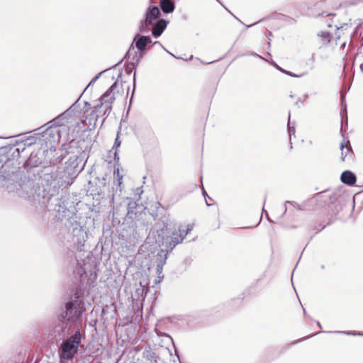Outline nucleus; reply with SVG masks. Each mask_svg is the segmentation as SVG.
Returning <instances> with one entry per match:
<instances>
[{
	"mask_svg": "<svg viewBox=\"0 0 363 363\" xmlns=\"http://www.w3.org/2000/svg\"><path fill=\"white\" fill-rule=\"evenodd\" d=\"M55 211L57 213L59 219L65 220V225L67 230V239L70 245L77 250H81L87 238L86 230L77 220V217L74 213V208L72 206H68L67 199L62 196L56 200Z\"/></svg>",
	"mask_w": 363,
	"mask_h": 363,
	"instance_id": "obj_2",
	"label": "nucleus"
},
{
	"mask_svg": "<svg viewBox=\"0 0 363 363\" xmlns=\"http://www.w3.org/2000/svg\"><path fill=\"white\" fill-rule=\"evenodd\" d=\"M13 150L14 147L11 145L5 146L1 148L2 152L7 155L5 160H13L19 166L20 162H18V158L20 157L21 153L14 152Z\"/></svg>",
	"mask_w": 363,
	"mask_h": 363,
	"instance_id": "obj_17",
	"label": "nucleus"
},
{
	"mask_svg": "<svg viewBox=\"0 0 363 363\" xmlns=\"http://www.w3.org/2000/svg\"><path fill=\"white\" fill-rule=\"evenodd\" d=\"M157 204L160 207H162V206H161L160 203H157Z\"/></svg>",
	"mask_w": 363,
	"mask_h": 363,
	"instance_id": "obj_63",
	"label": "nucleus"
},
{
	"mask_svg": "<svg viewBox=\"0 0 363 363\" xmlns=\"http://www.w3.org/2000/svg\"><path fill=\"white\" fill-rule=\"evenodd\" d=\"M340 46H341V48H345V46H346V42H345H345H343V43L341 44V45H340Z\"/></svg>",
	"mask_w": 363,
	"mask_h": 363,
	"instance_id": "obj_50",
	"label": "nucleus"
},
{
	"mask_svg": "<svg viewBox=\"0 0 363 363\" xmlns=\"http://www.w3.org/2000/svg\"><path fill=\"white\" fill-rule=\"evenodd\" d=\"M135 82H136V74L135 72L134 75H133V90L131 98L130 99V104H131V102H132L133 96L134 91H135Z\"/></svg>",
	"mask_w": 363,
	"mask_h": 363,
	"instance_id": "obj_43",
	"label": "nucleus"
},
{
	"mask_svg": "<svg viewBox=\"0 0 363 363\" xmlns=\"http://www.w3.org/2000/svg\"><path fill=\"white\" fill-rule=\"evenodd\" d=\"M161 13L157 6H149L145 13V20L147 24H152L153 21L158 19Z\"/></svg>",
	"mask_w": 363,
	"mask_h": 363,
	"instance_id": "obj_15",
	"label": "nucleus"
},
{
	"mask_svg": "<svg viewBox=\"0 0 363 363\" xmlns=\"http://www.w3.org/2000/svg\"><path fill=\"white\" fill-rule=\"evenodd\" d=\"M132 68L135 69V68L133 67V66L131 65V62H130V64H128L125 67V72H127V74H130L132 72Z\"/></svg>",
	"mask_w": 363,
	"mask_h": 363,
	"instance_id": "obj_41",
	"label": "nucleus"
},
{
	"mask_svg": "<svg viewBox=\"0 0 363 363\" xmlns=\"http://www.w3.org/2000/svg\"><path fill=\"white\" fill-rule=\"evenodd\" d=\"M50 125L52 126L55 127H59V128L62 130H65L64 135H65V140H67L69 139L68 138V123L66 122V121L61 118L60 120L55 121V118L52 120L46 123V125Z\"/></svg>",
	"mask_w": 363,
	"mask_h": 363,
	"instance_id": "obj_16",
	"label": "nucleus"
},
{
	"mask_svg": "<svg viewBox=\"0 0 363 363\" xmlns=\"http://www.w3.org/2000/svg\"><path fill=\"white\" fill-rule=\"evenodd\" d=\"M157 213H152V216L154 217V219L156 220L157 219Z\"/></svg>",
	"mask_w": 363,
	"mask_h": 363,
	"instance_id": "obj_51",
	"label": "nucleus"
},
{
	"mask_svg": "<svg viewBox=\"0 0 363 363\" xmlns=\"http://www.w3.org/2000/svg\"><path fill=\"white\" fill-rule=\"evenodd\" d=\"M317 325H318V327H319L320 328H321V325H320V323L318 321H317Z\"/></svg>",
	"mask_w": 363,
	"mask_h": 363,
	"instance_id": "obj_55",
	"label": "nucleus"
},
{
	"mask_svg": "<svg viewBox=\"0 0 363 363\" xmlns=\"http://www.w3.org/2000/svg\"><path fill=\"white\" fill-rule=\"evenodd\" d=\"M101 111V113H94V110L92 111V112L91 113V118H95L96 120H97V118L100 116H103V110H104V108H101L100 109Z\"/></svg>",
	"mask_w": 363,
	"mask_h": 363,
	"instance_id": "obj_37",
	"label": "nucleus"
},
{
	"mask_svg": "<svg viewBox=\"0 0 363 363\" xmlns=\"http://www.w3.org/2000/svg\"><path fill=\"white\" fill-rule=\"evenodd\" d=\"M266 200H267V196L265 195L264 199V201H263V205L264 206V204L266 203Z\"/></svg>",
	"mask_w": 363,
	"mask_h": 363,
	"instance_id": "obj_53",
	"label": "nucleus"
},
{
	"mask_svg": "<svg viewBox=\"0 0 363 363\" xmlns=\"http://www.w3.org/2000/svg\"><path fill=\"white\" fill-rule=\"evenodd\" d=\"M301 341H302V340H298V341H296V342H294L292 343V345H294V344H296V343H297V342H301Z\"/></svg>",
	"mask_w": 363,
	"mask_h": 363,
	"instance_id": "obj_54",
	"label": "nucleus"
},
{
	"mask_svg": "<svg viewBox=\"0 0 363 363\" xmlns=\"http://www.w3.org/2000/svg\"><path fill=\"white\" fill-rule=\"evenodd\" d=\"M81 263L77 261V265L73 271L74 278L82 285L94 282L96 279V266L94 260L90 258L82 260Z\"/></svg>",
	"mask_w": 363,
	"mask_h": 363,
	"instance_id": "obj_8",
	"label": "nucleus"
},
{
	"mask_svg": "<svg viewBox=\"0 0 363 363\" xmlns=\"http://www.w3.org/2000/svg\"><path fill=\"white\" fill-rule=\"evenodd\" d=\"M160 6L164 13H171L175 9V4L172 0H160Z\"/></svg>",
	"mask_w": 363,
	"mask_h": 363,
	"instance_id": "obj_20",
	"label": "nucleus"
},
{
	"mask_svg": "<svg viewBox=\"0 0 363 363\" xmlns=\"http://www.w3.org/2000/svg\"><path fill=\"white\" fill-rule=\"evenodd\" d=\"M113 201H114V199H113V198L111 199V203H113Z\"/></svg>",
	"mask_w": 363,
	"mask_h": 363,
	"instance_id": "obj_61",
	"label": "nucleus"
},
{
	"mask_svg": "<svg viewBox=\"0 0 363 363\" xmlns=\"http://www.w3.org/2000/svg\"><path fill=\"white\" fill-rule=\"evenodd\" d=\"M288 133L289 135L290 140H291V136L294 135L296 133L295 125L294 123L291 125V123L290 121V113L289 114V121H288Z\"/></svg>",
	"mask_w": 363,
	"mask_h": 363,
	"instance_id": "obj_28",
	"label": "nucleus"
},
{
	"mask_svg": "<svg viewBox=\"0 0 363 363\" xmlns=\"http://www.w3.org/2000/svg\"><path fill=\"white\" fill-rule=\"evenodd\" d=\"M113 160H114V161L116 162V164L118 163L119 160H120L118 150H115L114 155H113Z\"/></svg>",
	"mask_w": 363,
	"mask_h": 363,
	"instance_id": "obj_42",
	"label": "nucleus"
},
{
	"mask_svg": "<svg viewBox=\"0 0 363 363\" xmlns=\"http://www.w3.org/2000/svg\"><path fill=\"white\" fill-rule=\"evenodd\" d=\"M79 100V98L68 108L74 115L81 112L80 105L78 104Z\"/></svg>",
	"mask_w": 363,
	"mask_h": 363,
	"instance_id": "obj_29",
	"label": "nucleus"
},
{
	"mask_svg": "<svg viewBox=\"0 0 363 363\" xmlns=\"http://www.w3.org/2000/svg\"><path fill=\"white\" fill-rule=\"evenodd\" d=\"M107 69H105L99 73H98L89 83L88 86L85 88L84 91L89 86H91L93 84H94L99 77L102 75L103 73H104Z\"/></svg>",
	"mask_w": 363,
	"mask_h": 363,
	"instance_id": "obj_33",
	"label": "nucleus"
},
{
	"mask_svg": "<svg viewBox=\"0 0 363 363\" xmlns=\"http://www.w3.org/2000/svg\"><path fill=\"white\" fill-rule=\"evenodd\" d=\"M206 204H207L208 206H211V204H209L207 201H206Z\"/></svg>",
	"mask_w": 363,
	"mask_h": 363,
	"instance_id": "obj_62",
	"label": "nucleus"
},
{
	"mask_svg": "<svg viewBox=\"0 0 363 363\" xmlns=\"http://www.w3.org/2000/svg\"><path fill=\"white\" fill-rule=\"evenodd\" d=\"M138 206V204L135 201H129L128 203L126 205H122L120 204V207H123V211L125 212V216L128 217L129 218L133 219V216H135L137 214L136 208Z\"/></svg>",
	"mask_w": 363,
	"mask_h": 363,
	"instance_id": "obj_19",
	"label": "nucleus"
},
{
	"mask_svg": "<svg viewBox=\"0 0 363 363\" xmlns=\"http://www.w3.org/2000/svg\"><path fill=\"white\" fill-rule=\"evenodd\" d=\"M284 74H286L290 77H301L304 75V73H302L301 74H294L290 71H287V70H285V72H284Z\"/></svg>",
	"mask_w": 363,
	"mask_h": 363,
	"instance_id": "obj_38",
	"label": "nucleus"
},
{
	"mask_svg": "<svg viewBox=\"0 0 363 363\" xmlns=\"http://www.w3.org/2000/svg\"><path fill=\"white\" fill-rule=\"evenodd\" d=\"M340 180L343 184L351 186L355 184L357 177L352 172L345 170L341 174Z\"/></svg>",
	"mask_w": 363,
	"mask_h": 363,
	"instance_id": "obj_18",
	"label": "nucleus"
},
{
	"mask_svg": "<svg viewBox=\"0 0 363 363\" xmlns=\"http://www.w3.org/2000/svg\"><path fill=\"white\" fill-rule=\"evenodd\" d=\"M82 333L78 329L72 335L64 340L58 350L60 359L65 360L72 359L78 351L79 346L82 342Z\"/></svg>",
	"mask_w": 363,
	"mask_h": 363,
	"instance_id": "obj_10",
	"label": "nucleus"
},
{
	"mask_svg": "<svg viewBox=\"0 0 363 363\" xmlns=\"http://www.w3.org/2000/svg\"><path fill=\"white\" fill-rule=\"evenodd\" d=\"M10 145L12 146L13 147H14V150H13L14 152H16L18 153L23 152L28 147L27 145H26V143H24L23 140H21V141L16 140L15 142V143L11 144Z\"/></svg>",
	"mask_w": 363,
	"mask_h": 363,
	"instance_id": "obj_25",
	"label": "nucleus"
},
{
	"mask_svg": "<svg viewBox=\"0 0 363 363\" xmlns=\"http://www.w3.org/2000/svg\"><path fill=\"white\" fill-rule=\"evenodd\" d=\"M20 167L13 160H5L0 158V182L8 189V186H15V184L22 177Z\"/></svg>",
	"mask_w": 363,
	"mask_h": 363,
	"instance_id": "obj_7",
	"label": "nucleus"
},
{
	"mask_svg": "<svg viewBox=\"0 0 363 363\" xmlns=\"http://www.w3.org/2000/svg\"><path fill=\"white\" fill-rule=\"evenodd\" d=\"M347 143L350 144V141H347ZM340 148L341 150V160L345 161L346 157L349 155L350 152L352 151L350 145H346L345 142H342L340 145Z\"/></svg>",
	"mask_w": 363,
	"mask_h": 363,
	"instance_id": "obj_22",
	"label": "nucleus"
},
{
	"mask_svg": "<svg viewBox=\"0 0 363 363\" xmlns=\"http://www.w3.org/2000/svg\"><path fill=\"white\" fill-rule=\"evenodd\" d=\"M248 55H252V56H254V57H257V58H259V59H262V60H263L267 61V60H266V59H264L263 57H262L261 55H258V54H257V53H255V52H250Z\"/></svg>",
	"mask_w": 363,
	"mask_h": 363,
	"instance_id": "obj_46",
	"label": "nucleus"
},
{
	"mask_svg": "<svg viewBox=\"0 0 363 363\" xmlns=\"http://www.w3.org/2000/svg\"><path fill=\"white\" fill-rule=\"evenodd\" d=\"M300 103H301V99H298V100L295 102V105L299 106Z\"/></svg>",
	"mask_w": 363,
	"mask_h": 363,
	"instance_id": "obj_48",
	"label": "nucleus"
},
{
	"mask_svg": "<svg viewBox=\"0 0 363 363\" xmlns=\"http://www.w3.org/2000/svg\"><path fill=\"white\" fill-rule=\"evenodd\" d=\"M74 116V114L71 112V110L68 108L64 111L62 113L60 114L57 117H55V121L60 120L61 118H63L66 122L69 124L72 123V118Z\"/></svg>",
	"mask_w": 363,
	"mask_h": 363,
	"instance_id": "obj_24",
	"label": "nucleus"
},
{
	"mask_svg": "<svg viewBox=\"0 0 363 363\" xmlns=\"http://www.w3.org/2000/svg\"><path fill=\"white\" fill-rule=\"evenodd\" d=\"M236 19H237L239 22H240L241 23H242V22L241 21V20L238 19V18H236Z\"/></svg>",
	"mask_w": 363,
	"mask_h": 363,
	"instance_id": "obj_58",
	"label": "nucleus"
},
{
	"mask_svg": "<svg viewBox=\"0 0 363 363\" xmlns=\"http://www.w3.org/2000/svg\"><path fill=\"white\" fill-rule=\"evenodd\" d=\"M162 223L163 227L160 230H157V238L156 239V242H158L159 245H160V243L164 245L167 248L169 249L170 252L173 250L177 245L181 243L188 233L193 229L192 225H188L186 231H182L181 229H179V233H177L174 231H170L167 228V223L164 221H162Z\"/></svg>",
	"mask_w": 363,
	"mask_h": 363,
	"instance_id": "obj_5",
	"label": "nucleus"
},
{
	"mask_svg": "<svg viewBox=\"0 0 363 363\" xmlns=\"http://www.w3.org/2000/svg\"><path fill=\"white\" fill-rule=\"evenodd\" d=\"M335 35H337L336 36V44H337V40L340 38V35H337V33H335Z\"/></svg>",
	"mask_w": 363,
	"mask_h": 363,
	"instance_id": "obj_49",
	"label": "nucleus"
},
{
	"mask_svg": "<svg viewBox=\"0 0 363 363\" xmlns=\"http://www.w3.org/2000/svg\"><path fill=\"white\" fill-rule=\"evenodd\" d=\"M264 212L265 213V216H266L267 219L269 222H271V223H272V222H273V221L270 219V218H269V216L268 213L265 211L264 208L263 207V208H262V213H263Z\"/></svg>",
	"mask_w": 363,
	"mask_h": 363,
	"instance_id": "obj_47",
	"label": "nucleus"
},
{
	"mask_svg": "<svg viewBox=\"0 0 363 363\" xmlns=\"http://www.w3.org/2000/svg\"><path fill=\"white\" fill-rule=\"evenodd\" d=\"M352 36L350 37V43H352Z\"/></svg>",
	"mask_w": 363,
	"mask_h": 363,
	"instance_id": "obj_64",
	"label": "nucleus"
},
{
	"mask_svg": "<svg viewBox=\"0 0 363 363\" xmlns=\"http://www.w3.org/2000/svg\"><path fill=\"white\" fill-rule=\"evenodd\" d=\"M111 213L113 220H118V222L120 223L121 218L125 219V212L123 211V207H120V205L118 206H113Z\"/></svg>",
	"mask_w": 363,
	"mask_h": 363,
	"instance_id": "obj_21",
	"label": "nucleus"
},
{
	"mask_svg": "<svg viewBox=\"0 0 363 363\" xmlns=\"http://www.w3.org/2000/svg\"><path fill=\"white\" fill-rule=\"evenodd\" d=\"M114 94L110 93L108 91H106L99 99V104L94 106V113H101V108H103V106L112 104V103L115 101Z\"/></svg>",
	"mask_w": 363,
	"mask_h": 363,
	"instance_id": "obj_13",
	"label": "nucleus"
},
{
	"mask_svg": "<svg viewBox=\"0 0 363 363\" xmlns=\"http://www.w3.org/2000/svg\"><path fill=\"white\" fill-rule=\"evenodd\" d=\"M334 333H341V334H345L347 335H359L363 336V333L356 332V331H334Z\"/></svg>",
	"mask_w": 363,
	"mask_h": 363,
	"instance_id": "obj_30",
	"label": "nucleus"
},
{
	"mask_svg": "<svg viewBox=\"0 0 363 363\" xmlns=\"http://www.w3.org/2000/svg\"><path fill=\"white\" fill-rule=\"evenodd\" d=\"M287 203H290V204H291V205H292L293 206H297V207H298V208L299 210H303V209H304L303 208H302V206H301V205H299V204L296 203V202H294V201H286L284 203V212H283L282 216H283V215H284V214L286 213V211H287V208H286V204Z\"/></svg>",
	"mask_w": 363,
	"mask_h": 363,
	"instance_id": "obj_31",
	"label": "nucleus"
},
{
	"mask_svg": "<svg viewBox=\"0 0 363 363\" xmlns=\"http://www.w3.org/2000/svg\"><path fill=\"white\" fill-rule=\"evenodd\" d=\"M253 25H254V24H252V25H250V26H246V27H247V28H249V27H250V26H253Z\"/></svg>",
	"mask_w": 363,
	"mask_h": 363,
	"instance_id": "obj_59",
	"label": "nucleus"
},
{
	"mask_svg": "<svg viewBox=\"0 0 363 363\" xmlns=\"http://www.w3.org/2000/svg\"><path fill=\"white\" fill-rule=\"evenodd\" d=\"M340 113H341L342 118H343L344 113L347 114L346 104H345V101L344 96L342 95L341 96V110H340Z\"/></svg>",
	"mask_w": 363,
	"mask_h": 363,
	"instance_id": "obj_32",
	"label": "nucleus"
},
{
	"mask_svg": "<svg viewBox=\"0 0 363 363\" xmlns=\"http://www.w3.org/2000/svg\"><path fill=\"white\" fill-rule=\"evenodd\" d=\"M85 311L84 298L77 291L56 311L58 323L55 326V333L62 338L68 335L72 324L80 323Z\"/></svg>",
	"mask_w": 363,
	"mask_h": 363,
	"instance_id": "obj_1",
	"label": "nucleus"
},
{
	"mask_svg": "<svg viewBox=\"0 0 363 363\" xmlns=\"http://www.w3.org/2000/svg\"><path fill=\"white\" fill-rule=\"evenodd\" d=\"M325 228V225L323 226V228H322L320 230H319L318 232H316V233H318V232H320V230H323V229H324Z\"/></svg>",
	"mask_w": 363,
	"mask_h": 363,
	"instance_id": "obj_56",
	"label": "nucleus"
},
{
	"mask_svg": "<svg viewBox=\"0 0 363 363\" xmlns=\"http://www.w3.org/2000/svg\"><path fill=\"white\" fill-rule=\"evenodd\" d=\"M203 195L204 196H206L207 195V193H206V191L204 189H203Z\"/></svg>",
	"mask_w": 363,
	"mask_h": 363,
	"instance_id": "obj_52",
	"label": "nucleus"
},
{
	"mask_svg": "<svg viewBox=\"0 0 363 363\" xmlns=\"http://www.w3.org/2000/svg\"><path fill=\"white\" fill-rule=\"evenodd\" d=\"M320 36L325 40H326L327 42H330V38H331V36H330V34L328 32H323Z\"/></svg>",
	"mask_w": 363,
	"mask_h": 363,
	"instance_id": "obj_36",
	"label": "nucleus"
},
{
	"mask_svg": "<svg viewBox=\"0 0 363 363\" xmlns=\"http://www.w3.org/2000/svg\"><path fill=\"white\" fill-rule=\"evenodd\" d=\"M145 37L147 39H148V40H146V43H147V47H149V48H150V45H153V43H154V42H152V39H151V38H150V35H145Z\"/></svg>",
	"mask_w": 363,
	"mask_h": 363,
	"instance_id": "obj_45",
	"label": "nucleus"
},
{
	"mask_svg": "<svg viewBox=\"0 0 363 363\" xmlns=\"http://www.w3.org/2000/svg\"><path fill=\"white\" fill-rule=\"evenodd\" d=\"M145 35L136 33L133 38V43L127 51L125 57L131 59V65L135 68L143 55L149 50Z\"/></svg>",
	"mask_w": 363,
	"mask_h": 363,
	"instance_id": "obj_9",
	"label": "nucleus"
},
{
	"mask_svg": "<svg viewBox=\"0 0 363 363\" xmlns=\"http://www.w3.org/2000/svg\"><path fill=\"white\" fill-rule=\"evenodd\" d=\"M117 87V82H115L107 90V91L113 94V91Z\"/></svg>",
	"mask_w": 363,
	"mask_h": 363,
	"instance_id": "obj_44",
	"label": "nucleus"
},
{
	"mask_svg": "<svg viewBox=\"0 0 363 363\" xmlns=\"http://www.w3.org/2000/svg\"><path fill=\"white\" fill-rule=\"evenodd\" d=\"M45 152L46 150H43V152L38 150L30 153L29 157L23 164V167L28 175L36 177L40 173L42 169L39 168V166L43 163V157Z\"/></svg>",
	"mask_w": 363,
	"mask_h": 363,
	"instance_id": "obj_11",
	"label": "nucleus"
},
{
	"mask_svg": "<svg viewBox=\"0 0 363 363\" xmlns=\"http://www.w3.org/2000/svg\"><path fill=\"white\" fill-rule=\"evenodd\" d=\"M36 135H39L38 141L41 146L45 145L46 152L48 149L52 150V148L55 150V144L57 143L60 138H64L65 130H62L59 127L52 126L46 123L41 127L34 130Z\"/></svg>",
	"mask_w": 363,
	"mask_h": 363,
	"instance_id": "obj_6",
	"label": "nucleus"
},
{
	"mask_svg": "<svg viewBox=\"0 0 363 363\" xmlns=\"http://www.w3.org/2000/svg\"><path fill=\"white\" fill-rule=\"evenodd\" d=\"M37 177L29 176L26 173L21 177L15 186L9 185L8 191L16 193L21 198L26 199L31 202H38L45 204L47 201L43 199V193L40 183L37 181Z\"/></svg>",
	"mask_w": 363,
	"mask_h": 363,
	"instance_id": "obj_4",
	"label": "nucleus"
},
{
	"mask_svg": "<svg viewBox=\"0 0 363 363\" xmlns=\"http://www.w3.org/2000/svg\"><path fill=\"white\" fill-rule=\"evenodd\" d=\"M57 159L50 162V165L44 167L38 175L37 181L40 183L42 191L45 194L43 199L49 203L52 198L58 194L59 189L63 184L62 172L59 171V167H56L57 160L60 162L62 159Z\"/></svg>",
	"mask_w": 363,
	"mask_h": 363,
	"instance_id": "obj_3",
	"label": "nucleus"
},
{
	"mask_svg": "<svg viewBox=\"0 0 363 363\" xmlns=\"http://www.w3.org/2000/svg\"><path fill=\"white\" fill-rule=\"evenodd\" d=\"M38 138L39 135H36L35 133L33 135L28 137L27 138L23 140V141L26 143V145H27V147H30L37 143L39 144Z\"/></svg>",
	"mask_w": 363,
	"mask_h": 363,
	"instance_id": "obj_26",
	"label": "nucleus"
},
{
	"mask_svg": "<svg viewBox=\"0 0 363 363\" xmlns=\"http://www.w3.org/2000/svg\"><path fill=\"white\" fill-rule=\"evenodd\" d=\"M143 357L145 361L143 363H157V356L154 352L145 351L143 352Z\"/></svg>",
	"mask_w": 363,
	"mask_h": 363,
	"instance_id": "obj_23",
	"label": "nucleus"
},
{
	"mask_svg": "<svg viewBox=\"0 0 363 363\" xmlns=\"http://www.w3.org/2000/svg\"><path fill=\"white\" fill-rule=\"evenodd\" d=\"M307 97H308V94H305L303 96L304 99H306Z\"/></svg>",
	"mask_w": 363,
	"mask_h": 363,
	"instance_id": "obj_57",
	"label": "nucleus"
},
{
	"mask_svg": "<svg viewBox=\"0 0 363 363\" xmlns=\"http://www.w3.org/2000/svg\"><path fill=\"white\" fill-rule=\"evenodd\" d=\"M270 64L272 65H273L277 69H278L279 71H280L281 73H284L285 72V69H284L283 68H281V67H279L274 61H272L270 62Z\"/></svg>",
	"mask_w": 363,
	"mask_h": 363,
	"instance_id": "obj_40",
	"label": "nucleus"
},
{
	"mask_svg": "<svg viewBox=\"0 0 363 363\" xmlns=\"http://www.w3.org/2000/svg\"><path fill=\"white\" fill-rule=\"evenodd\" d=\"M153 45H157V46H160L161 47L165 52H167V53H169V55L175 57L172 53H171L170 52H169L162 45L160 42L159 41H155L153 43Z\"/></svg>",
	"mask_w": 363,
	"mask_h": 363,
	"instance_id": "obj_39",
	"label": "nucleus"
},
{
	"mask_svg": "<svg viewBox=\"0 0 363 363\" xmlns=\"http://www.w3.org/2000/svg\"><path fill=\"white\" fill-rule=\"evenodd\" d=\"M103 108H104V110H103V116H108L111 111L112 106L111 104L104 105L103 106Z\"/></svg>",
	"mask_w": 363,
	"mask_h": 363,
	"instance_id": "obj_34",
	"label": "nucleus"
},
{
	"mask_svg": "<svg viewBox=\"0 0 363 363\" xmlns=\"http://www.w3.org/2000/svg\"><path fill=\"white\" fill-rule=\"evenodd\" d=\"M169 21L163 18L158 19L157 22L152 26V35L155 38H159L166 29Z\"/></svg>",
	"mask_w": 363,
	"mask_h": 363,
	"instance_id": "obj_14",
	"label": "nucleus"
},
{
	"mask_svg": "<svg viewBox=\"0 0 363 363\" xmlns=\"http://www.w3.org/2000/svg\"><path fill=\"white\" fill-rule=\"evenodd\" d=\"M119 133H120V131H118L117 136H116V138L114 142V145L113 147V149H114V150H118V148L120 147V146L121 145V141L119 140Z\"/></svg>",
	"mask_w": 363,
	"mask_h": 363,
	"instance_id": "obj_35",
	"label": "nucleus"
},
{
	"mask_svg": "<svg viewBox=\"0 0 363 363\" xmlns=\"http://www.w3.org/2000/svg\"><path fill=\"white\" fill-rule=\"evenodd\" d=\"M86 106H89L90 104L88 102H85Z\"/></svg>",
	"mask_w": 363,
	"mask_h": 363,
	"instance_id": "obj_60",
	"label": "nucleus"
},
{
	"mask_svg": "<svg viewBox=\"0 0 363 363\" xmlns=\"http://www.w3.org/2000/svg\"><path fill=\"white\" fill-rule=\"evenodd\" d=\"M152 24H147L145 19L140 21L138 27L139 31L141 33H147Z\"/></svg>",
	"mask_w": 363,
	"mask_h": 363,
	"instance_id": "obj_27",
	"label": "nucleus"
},
{
	"mask_svg": "<svg viewBox=\"0 0 363 363\" xmlns=\"http://www.w3.org/2000/svg\"><path fill=\"white\" fill-rule=\"evenodd\" d=\"M169 252H171L169 251V248H167L165 247V250L161 249L157 254L155 257V262H156V272L157 274V282H160L164 276L161 275L163 270V267L166 264L167 259L168 257Z\"/></svg>",
	"mask_w": 363,
	"mask_h": 363,
	"instance_id": "obj_12",
	"label": "nucleus"
}]
</instances>
